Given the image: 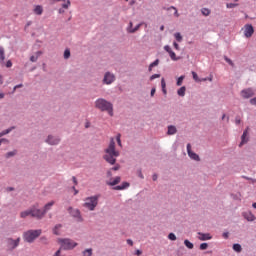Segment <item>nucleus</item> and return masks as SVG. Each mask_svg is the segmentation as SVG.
I'll return each instance as SVG.
<instances>
[{
    "mask_svg": "<svg viewBox=\"0 0 256 256\" xmlns=\"http://www.w3.org/2000/svg\"><path fill=\"white\" fill-rule=\"evenodd\" d=\"M170 58L172 59V61H179V57H177V55L172 51L169 52Z\"/></svg>",
    "mask_w": 256,
    "mask_h": 256,
    "instance_id": "obj_35",
    "label": "nucleus"
},
{
    "mask_svg": "<svg viewBox=\"0 0 256 256\" xmlns=\"http://www.w3.org/2000/svg\"><path fill=\"white\" fill-rule=\"evenodd\" d=\"M55 205V201L48 202L45 206L44 209L42 210L44 215L47 213V211H50L51 207Z\"/></svg>",
    "mask_w": 256,
    "mask_h": 256,
    "instance_id": "obj_22",
    "label": "nucleus"
},
{
    "mask_svg": "<svg viewBox=\"0 0 256 256\" xmlns=\"http://www.w3.org/2000/svg\"><path fill=\"white\" fill-rule=\"evenodd\" d=\"M6 67H13V62H11V60H8L7 62H6Z\"/></svg>",
    "mask_w": 256,
    "mask_h": 256,
    "instance_id": "obj_53",
    "label": "nucleus"
},
{
    "mask_svg": "<svg viewBox=\"0 0 256 256\" xmlns=\"http://www.w3.org/2000/svg\"><path fill=\"white\" fill-rule=\"evenodd\" d=\"M99 205V196H92L85 199L84 207L88 211H95V207Z\"/></svg>",
    "mask_w": 256,
    "mask_h": 256,
    "instance_id": "obj_4",
    "label": "nucleus"
},
{
    "mask_svg": "<svg viewBox=\"0 0 256 256\" xmlns=\"http://www.w3.org/2000/svg\"><path fill=\"white\" fill-rule=\"evenodd\" d=\"M192 77H193V79H194V81H197V82H199V81H201L200 79H199V76L196 74V72H192Z\"/></svg>",
    "mask_w": 256,
    "mask_h": 256,
    "instance_id": "obj_44",
    "label": "nucleus"
},
{
    "mask_svg": "<svg viewBox=\"0 0 256 256\" xmlns=\"http://www.w3.org/2000/svg\"><path fill=\"white\" fill-rule=\"evenodd\" d=\"M177 133V127L173 125L168 126L167 135H175Z\"/></svg>",
    "mask_w": 256,
    "mask_h": 256,
    "instance_id": "obj_23",
    "label": "nucleus"
},
{
    "mask_svg": "<svg viewBox=\"0 0 256 256\" xmlns=\"http://www.w3.org/2000/svg\"><path fill=\"white\" fill-rule=\"evenodd\" d=\"M185 91H187V87L182 86L177 90V95H179V97H185Z\"/></svg>",
    "mask_w": 256,
    "mask_h": 256,
    "instance_id": "obj_26",
    "label": "nucleus"
},
{
    "mask_svg": "<svg viewBox=\"0 0 256 256\" xmlns=\"http://www.w3.org/2000/svg\"><path fill=\"white\" fill-rule=\"evenodd\" d=\"M96 109H100V111H107L110 117H113V104L103 98H99L95 102Z\"/></svg>",
    "mask_w": 256,
    "mask_h": 256,
    "instance_id": "obj_2",
    "label": "nucleus"
},
{
    "mask_svg": "<svg viewBox=\"0 0 256 256\" xmlns=\"http://www.w3.org/2000/svg\"><path fill=\"white\" fill-rule=\"evenodd\" d=\"M121 183V177H115L114 179L107 182V185H110V187H115V185H119Z\"/></svg>",
    "mask_w": 256,
    "mask_h": 256,
    "instance_id": "obj_16",
    "label": "nucleus"
},
{
    "mask_svg": "<svg viewBox=\"0 0 256 256\" xmlns=\"http://www.w3.org/2000/svg\"><path fill=\"white\" fill-rule=\"evenodd\" d=\"M72 181L75 185H77V178L75 176L72 177Z\"/></svg>",
    "mask_w": 256,
    "mask_h": 256,
    "instance_id": "obj_62",
    "label": "nucleus"
},
{
    "mask_svg": "<svg viewBox=\"0 0 256 256\" xmlns=\"http://www.w3.org/2000/svg\"><path fill=\"white\" fill-rule=\"evenodd\" d=\"M246 143H249V127H247L241 136V142L239 144V147L244 146Z\"/></svg>",
    "mask_w": 256,
    "mask_h": 256,
    "instance_id": "obj_10",
    "label": "nucleus"
},
{
    "mask_svg": "<svg viewBox=\"0 0 256 256\" xmlns=\"http://www.w3.org/2000/svg\"><path fill=\"white\" fill-rule=\"evenodd\" d=\"M184 245H185V247H187V249H193L195 247V245L187 239L184 240Z\"/></svg>",
    "mask_w": 256,
    "mask_h": 256,
    "instance_id": "obj_30",
    "label": "nucleus"
},
{
    "mask_svg": "<svg viewBox=\"0 0 256 256\" xmlns=\"http://www.w3.org/2000/svg\"><path fill=\"white\" fill-rule=\"evenodd\" d=\"M141 27V23L137 24L134 28H133V22H129V33H135L136 31H139Z\"/></svg>",
    "mask_w": 256,
    "mask_h": 256,
    "instance_id": "obj_18",
    "label": "nucleus"
},
{
    "mask_svg": "<svg viewBox=\"0 0 256 256\" xmlns=\"http://www.w3.org/2000/svg\"><path fill=\"white\" fill-rule=\"evenodd\" d=\"M198 235V239L200 241H209V239H213V237L209 233L198 232Z\"/></svg>",
    "mask_w": 256,
    "mask_h": 256,
    "instance_id": "obj_14",
    "label": "nucleus"
},
{
    "mask_svg": "<svg viewBox=\"0 0 256 256\" xmlns=\"http://www.w3.org/2000/svg\"><path fill=\"white\" fill-rule=\"evenodd\" d=\"M254 95L255 91H253L251 88L243 89L241 91V97H243V99H251V97H253Z\"/></svg>",
    "mask_w": 256,
    "mask_h": 256,
    "instance_id": "obj_12",
    "label": "nucleus"
},
{
    "mask_svg": "<svg viewBox=\"0 0 256 256\" xmlns=\"http://www.w3.org/2000/svg\"><path fill=\"white\" fill-rule=\"evenodd\" d=\"M142 254H143V251H141V250H136V252H135V255H137V256H140Z\"/></svg>",
    "mask_w": 256,
    "mask_h": 256,
    "instance_id": "obj_59",
    "label": "nucleus"
},
{
    "mask_svg": "<svg viewBox=\"0 0 256 256\" xmlns=\"http://www.w3.org/2000/svg\"><path fill=\"white\" fill-rule=\"evenodd\" d=\"M82 255H83V256H91V255H93V249L88 248V249L84 250V251L82 252Z\"/></svg>",
    "mask_w": 256,
    "mask_h": 256,
    "instance_id": "obj_31",
    "label": "nucleus"
},
{
    "mask_svg": "<svg viewBox=\"0 0 256 256\" xmlns=\"http://www.w3.org/2000/svg\"><path fill=\"white\" fill-rule=\"evenodd\" d=\"M164 50L166 51V53H169L170 51H173L171 49V46H169V45L164 46Z\"/></svg>",
    "mask_w": 256,
    "mask_h": 256,
    "instance_id": "obj_48",
    "label": "nucleus"
},
{
    "mask_svg": "<svg viewBox=\"0 0 256 256\" xmlns=\"http://www.w3.org/2000/svg\"><path fill=\"white\" fill-rule=\"evenodd\" d=\"M158 177H159V176H158L157 174H153V175H152V180H153V181H157Z\"/></svg>",
    "mask_w": 256,
    "mask_h": 256,
    "instance_id": "obj_60",
    "label": "nucleus"
},
{
    "mask_svg": "<svg viewBox=\"0 0 256 256\" xmlns=\"http://www.w3.org/2000/svg\"><path fill=\"white\" fill-rule=\"evenodd\" d=\"M40 235L41 230H28L24 233V241H26V243H33Z\"/></svg>",
    "mask_w": 256,
    "mask_h": 256,
    "instance_id": "obj_5",
    "label": "nucleus"
},
{
    "mask_svg": "<svg viewBox=\"0 0 256 256\" xmlns=\"http://www.w3.org/2000/svg\"><path fill=\"white\" fill-rule=\"evenodd\" d=\"M60 142L61 139L53 135H49L46 139V143H48V145H59Z\"/></svg>",
    "mask_w": 256,
    "mask_h": 256,
    "instance_id": "obj_13",
    "label": "nucleus"
},
{
    "mask_svg": "<svg viewBox=\"0 0 256 256\" xmlns=\"http://www.w3.org/2000/svg\"><path fill=\"white\" fill-rule=\"evenodd\" d=\"M21 242V238H17L16 240H13L12 238L7 239V245L9 249H16V247H19V243Z\"/></svg>",
    "mask_w": 256,
    "mask_h": 256,
    "instance_id": "obj_11",
    "label": "nucleus"
},
{
    "mask_svg": "<svg viewBox=\"0 0 256 256\" xmlns=\"http://www.w3.org/2000/svg\"><path fill=\"white\" fill-rule=\"evenodd\" d=\"M115 141L120 149L123 148V144L121 143V134H117L116 138H110L108 146L104 149L103 156L104 161L110 165H115V163H117V157L121 155V150L115 146Z\"/></svg>",
    "mask_w": 256,
    "mask_h": 256,
    "instance_id": "obj_1",
    "label": "nucleus"
},
{
    "mask_svg": "<svg viewBox=\"0 0 256 256\" xmlns=\"http://www.w3.org/2000/svg\"><path fill=\"white\" fill-rule=\"evenodd\" d=\"M227 9H235V7H239L238 3H227L226 4Z\"/></svg>",
    "mask_w": 256,
    "mask_h": 256,
    "instance_id": "obj_37",
    "label": "nucleus"
},
{
    "mask_svg": "<svg viewBox=\"0 0 256 256\" xmlns=\"http://www.w3.org/2000/svg\"><path fill=\"white\" fill-rule=\"evenodd\" d=\"M127 187H129V183L123 182L121 185L114 187V190L115 191H123L124 189H127Z\"/></svg>",
    "mask_w": 256,
    "mask_h": 256,
    "instance_id": "obj_20",
    "label": "nucleus"
},
{
    "mask_svg": "<svg viewBox=\"0 0 256 256\" xmlns=\"http://www.w3.org/2000/svg\"><path fill=\"white\" fill-rule=\"evenodd\" d=\"M232 249L236 253H241L243 251V247H241V244L239 243L233 244Z\"/></svg>",
    "mask_w": 256,
    "mask_h": 256,
    "instance_id": "obj_25",
    "label": "nucleus"
},
{
    "mask_svg": "<svg viewBox=\"0 0 256 256\" xmlns=\"http://www.w3.org/2000/svg\"><path fill=\"white\" fill-rule=\"evenodd\" d=\"M58 243L61 245L60 250L64 249V251H71L72 249H75L77 247V242L69 239V238H64V239H59Z\"/></svg>",
    "mask_w": 256,
    "mask_h": 256,
    "instance_id": "obj_3",
    "label": "nucleus"
},
{
    "mask_svg": "<svg viewBox=\"0 0 256 256\" xmlns=\"http://www.w3.org/2000/svg\"><path fill=\"white\" fill-rule=\"evenodd\" d=\"M2 143H9V141H8L7 139H0V145H1Z\"/></svg>",
    "mask_w": 256,
    "mask_h": 256,
    "instance_id": "obj_61",
    "label": "nucleus"
},
{
    "mask_svg": "<svg viewBox=\"0 0 256 256\" xmlns=\"http://www.w3.org/2000/svg\"><path fill=\"white\" fill-rule=\"evenodd\" d=\"M112 169L107 171V177H113Z\"/></svg>",
    "mask_w": 256,
    "mask_h": 256,
    "instance_id": "obj_56",
    "label": "nucleus"
},
{
    "mask_svg": "<svg viewBox=\"0 0 256 256\" xmlns=\"http://www.w3.org/2000/svg\"><path fill=\"white\" fill-rule=\"evenodd\" d=\"M244 29V35L247 37V39H249V37H253V34L255 33V28H253V25L246 24Z\"/></svg>",
    "mask_w": 256,
    "mask_h": 256,
    "instance_id": "obj_9",
    "label": "nucleus"
},
{
    "mask_svg": "<svg viewBox=\"0 0 256 256\" xmlns=\"http://www.w3.org/2000/svg\"><path fill=\"white\" fill-rule=\"evenodd\" d=\"M41 55H43V52L37 51V52L35 53V55H32V56L30 57V61H31L32 63H37V59H39V57H41Z\"/></svg>",
    "mask_w": 256,
    "mask_h": 256,
    "instance_id": "obj_19",
    "label": "nucleus"
},
{
    "mask_svg": "<svg viewBox=\"0 0 256 256\" xmlns=\"http://www.w3.org/2000/svg\"><path fill=\"white\" fill-rule=\"evenodd\" d=\"M161 88L164 95H167V83H165V78L161 79Z\"/></svg>",
    "mask_w": 256,
    "mask_h": 256,
    "instance_id": "obj_27",
    "label": "nucleus"
},
{
    "mask_svg": "<svg viewBox=\"0 0 256 256\" xmlns=\"http://www.w3.org/2000/svg\"><path fill=\"white\" fill-rule=\"evenodd\" d=\"M15 151H12V152H8L7 154H6V157L7 158H9V157H13L14 155H15Z\"/></svg>",
    "mask_w": 256,
    "mask_h": 256,
    "instance_id": "obj_50",
    "label": "nucleus"
},
{
    "mask_svg": "<svg viewBox=\"0 0 256 256\" xmlns=\"http://www.w3.org/2000/svg\"><path fill=\"white\" fill-rule=\"evenodd\" d=\"M0 61H5V48L0 46Z\"/></svg>",
    "mask_w": 256,
    "mask_h": 256,
    "instance_id": "obj_33",
    "label": "nucleus"
},
{
    "mask_svg": "<svg viewBox=\"0 0 256 256\" xmlns=\"http://www.w3.org/2000/svg\"><path fill=\"white\" fill-rule=\"evenodd\" d=\"M167 11H174L175 17H179V13L177 12V8H175L174 6H171V7L167 8Z\"/></svg>",
    "mask_w": 256,
    "mask_h": 256,
    "instance_id": "obj_39",
    "label": "nucleus"
},
{
    "mask_svg": "<svg viewBox=\"0 0 256 256\" xmlns=\"http://www.w3.org/2000/svg\"><path fill=\"white\" fill-rule=\"evenodd\" d=\"M33 13L34 15H43V6L41 5L34 6Z\"/></svg>",
    "mask_w": 256,
    "mask_h": 256,
    "instance_id": "obj_17",
    "label": "nucleus"
},
{
    "mask_svg": "<svg viewBox=\"0 0 256 256\" xmlns=\"http://www.w3.org/2000/svg\"><path fill=\"white\" fill-rule=\"evenodd\" d=\"M3 85V76L0 74V86Z\"/></svg>",
    "mask_w": 256,
    "mask_h": 256,
    "instance_id": "obj_64",
    "label": "nucleus"
},
{
    "mask_svg": "<svg viewBox=\"0 0 256 256\" xmlns=\"http://www.w3.org/2000/svg\"><path fill=\"white\" fill-rule=\"evenodd\" d=\"M159 65V59H156L154 62L150 64V67H157Z\"/></svg>",
    "mask_w": 256,
    "mask_h": 256,
    "instance_id": "obj_46",
    "label": "nucleus"
},
{
    "mask_svg": "<svg viewBox=\"0 0 256 256\" xmlns=\"http://www.w3.org/2000/svg\"><path fill=\"white\" fill-rule=\"evenodd\" d=\"M174 37H175L176 41H178V43H181V41H183V36L179 32H176L174 34Z\"/></svg>",
    "mask_w": 256,
    "mask_h": 256,
    "instance_id": "obj_34",
    "label": "nucleus"
},
{
    "mask_svg": "<svg viewBox=\"0 0 256 256\" xmlns=\"http://www.w3.org/2000/svg\"><path fill=\"white\" fill-rule=\"evenodd\" d=\"M29 216L31 217V208L20 213L21 219H25Z\"/></svg>",
    "mask_w": 256,
    "mask_h": 256,
    "instance_id": "obj_24",
    "label": "nucleus"
},
{
    "mask_svg": "<svg viewBox=\"0 0 256 256\" xmlns=\"http://www.w3.org/2000/svg\"><path fill=\"white\" fill-rule=\"evenodd\" d=\"M201 81H213V77L210 76L209 78H203Z\"/></svg>",
    "mask_w": 256,
    "mask_h": 256,
    "instance_id": "obj_58",
    "label": "nucleus"
},
{
    "mask_svg": "<svg viewBox=\"0 0 256 256\" xmlns=\"http://www.w3.org/2000/svg\"><path fill=\"white\" fill-rule=\"evenodd\" d=\"M71 57V51L69 49H66L64 51V59H69Z\"/></svg>",
    "mask_w": 256,
    "mask_h": 256,
    "instance_id": "obj_41",
    "label": "nucleus"
},
{
    "mask_svg": "<svg viewBox=\"0 0 256 256\" xmlns=\"http://www.w3.org/2000/svg\"><path fill=\"white\" fill-rule=\"evenodd\" d=\"M235 123H236V125H240L241 124V118H239V116H236Z\"/></svg>",
    "mask_w": 256,
    "mask_h": 256,
    "instance_id": "obj_52",
    "label": "nucleus"
},
{
    "mask_svg": "<svg viewBox=\"0 0 256 256\" xmlns=\"http://www.w3.org/2000/svg\"><path fill=\"white\" fill-rule=\"evenodd\" d=\"M70 209H71L70 213H71L72 217L81 219V212L79 211V209H72V208H70Z\"/></svg>",
    "mask_w": 256,
    "mask_h": 256,
    "instance_id": "obj_21",
    "label": "nucleus"
},
{
    "mask_svg": "<svg viewBox=\"0 0 256 256\" xmlns=\"http://www.w3.org/2000/svg\"><path fill=\"white\" fill-rule=\"evenodd\" d=\"M186 149H187V153H188V156L190 157V159H192L193 161H201V157H199L197 153H195V152H193V150H191L190 143L187 144Z\"/></svg>",
    "mask_w": 256,
    "mask_h": 256,
    "instance_id": "obj_8",
    "label": "nucleus"
},
{
    "mask_svg": "<svg viewBox=\"0 0 256 256\" xmlns=\"http://www.w3.org/2000/svg\"><path fill=\"white\" fill-rule=\"evenodd\" d=\"M159 77H161V74H153L151 77H150V81H153L155 79H159Z\"/></svg>",
    "mask_w": 256,
    "mask_h": 256,
    "instance_id": "obj_45",
    "label": "nucleus"
},
{
    "mask_svg": "<svg viewBox=\"0 0 256 256\" xmlns=\"http://www.w3.org/2000/svg\"><path fill=\"white\" fill-rule=\"evenodd\" d=\"M224 60L226 61V63H229L231 65V67H233L234 64H233V60L232 59H230L227 56H224Z\"/></svg>",
    "mask_w": 256,
    "mask_h": 256,
    "instance_id": "obj_42",
    "label": "nucleus"
},
{
    "mask_svg": "<svg viewBox=\"0 0 256 256\" xmlns=\"http://www.w3.org/2000/svg\"><path fill=\"white\" fill-rule=\"evenodd\" d=\"M20 87H23V84L16 85V86L14 87V91H16L17 89H19Z\"/></svg>",
    "mask_w": 256,
    "mask_h": 256,
    "instance_id": "obj_63",
    "label": "nucleus"
},
{
    "mask_svg": "<svg viewBox=\"0 0 256 256\" xmlns=\"http://www.w3.org/2000/svg\"><path fill=\"white\" fill-rule=\"evenodd\" d=\"M15 129V127L8 128L2 132H0V137H3V135H9V132Z\"/></svg>",
    "mask_w": 256,
    "mask_h": 256,
    "instance_id": "obj_36",
    "label": "nucleus"
},
{
    "mask_svg": "<svg viewBox=\"0 0 256 256\" xmlns=\"http://www.w3.org/2000/svg\"><path fill=\"white\" fill-rule=\"evenodd\" d=\"M242 217H244L246 221H250V222L255 221L256 219V217L251 212H243Z\"/></svg>",
    "mask_w": 256,
    "mask_h": 256,
    "instance_id": "obj_15",
    "label": "nucleus"
},
{
    "mask_svg": "<svg viewBox=\"0 0 256 256\" xmlns=\"http://www.w3.org/2000/svg\"><path fill=\"white\" fill-rule=\"evenodd\" d=\"M31 217L34 219H42L45 217V212H43L41 209L37 208V206L31 207Z\"/></svg>",
    "mask_w": 256,
    "mask_h": 256,
    "instance_id": "obj_6",
    "label": "nucleus"
},
{
    "mask_svg": "<svg viewBox=\"0 0 256 256\" xmlns=\"http://www.w3.org/2000/svg\"><path fill=\"white\" fill-rule=\"evenodd\" d=\"M250 104L251 105H256V97L250 99Z\"/></svg>",
    "mask_w": 256,
    "mask_h": 256,
    "instance_id": "obj_55",
    "label": "nucleus"
},
{
    "mask_svg": "<svg viewBox=\"0 0 256 256\" xmlns=\"http://www.w3.org/2000/svg\"><path fill=\"white\" fill-rule=\"evenodd\" d=\"M222 237H224V239H229V232H224Z\"/></svg>",
    "mask_w": 256,
    "mask_h": 256,
    "instance_id": "obj_54",
    "label": "nucleus"
},
{
    "mask_svg": "<svg viewBox=\"0 0 256 256\" xmlns=\"http://www.w3.org/2000/svg\"><path fill=\"white\" fill-rule=\"evenodd\" d=\"M53 256H65V255H61V249H59Z\"/></svg>",
    "mask_w": 256,
    "mask_h": 256,
    "instance_id": "obj_57",
    "label": "nucleus"
},
{
    "mask_svg": "<svg viewBox=\"0 0 256 256\" xmlns=\"http://www.w3.org/2000/svg\"><path fill=\"white\" fill-rule=\"evenodd\" d=\"M168 239L170 241H177V236L175 235V233L171 232L168 234Z\"/></svg>",
    "mask_w": 256,
    "mask_h": 256,
    "instance_id": "obj_38",
    "label": "nucleus"
},
{
    "mask_svg": "<svg viewBox=\"0 0 256 256\" xmlns=\"http://www.w3.org/2000/svg\"><path fill=\"white\" fill-rule=\"evenodd\" d=\"M114 82H115V74L111 72H106L103 78L104 85H111V83H114Z\"/></svg>",
    "mask_w": 256,
    "mask_h": 256,
    "instance_id": "obj_7",
    "label": "nucleus"
},
{
    "mask_svg": "<svg viewBox=\"0 0 256 256\" xmlns=\"http://www.w3.org/2000/svg\"><path fill=\"white\" fill-rule=\"evenodd\" d=\"M202 15H204V17H209V15H211V10H209L208 8H203L201 10Z\"/></svg>",
    "mask_w": 256,
    "mask_h": 256,
    "instance_id": "obj_32",
    "label": "nucleus"
},
{
    "mask_svg": "<svg viewBox=\"0 0 256 256\" xmlns=\"http://www.w3.org/2000/svg\"><path fill=\"white\" fill-rule=\"evenodd\" d=\"M71 6V1H66V3L62 4L63 9H69V7Z\"/></svg>",
    "mask_w": 256,
    "mask_h": 256,
    "instance_id": "obj_43",
    "label": "nucleus"
},
{
    "mask_svg": "<svg viewBox=\"0 0 256 256\" xmlns=\"http://www.w3.org/2000/svg\"><path fill=\"white\" fill-rule=\"evenodd\" d=\"M173 47L174 49H176L177 51H179V44L177 42H173Z\"/></svg>",
    "mask_w": 256,
    "mask_h": 256,
    "instance_id": "obj_51",
    "label": "nucleus"
},
{
    "mask_svg": "<svg viewBox=\"0 0 256 256\" xmlns=\"http://www.w3.org/2000/svg\"><path fill=\"white\" fill-rule=\"evenodd\" d=\"M157 92L156 88H152L150 91V97H155V93Z\"/></svg>",
    "mask_w": 256,
    "mask_h": 256,
    "instance_id": "obj_47",
    "label": "nucleus"
},
{
    "mask_svg": "<svg viewBox=\"0 0 256 256\" xmlns=\"http://www.w3.org/2000/svg\"><path fill=\"white\" fill-rule=\"evenodd\" d=\"M209 248V244L208 243H202L200 244V250L201 251H205Z\"/></svg>",
    "mask_w": 256,
    "mask_h": 256,
    "instance_id": "obj_40",
    "label": "nucleus"
},
{
    "mask_svg": "<svg viewBox=\"0 0 256 256\" xmlns=\"http://www.w3.org/2000/svg\"><path fill=\"white\" fill-rule=\"evenodd\" d=\"M184 80H185V75H182V76L178 77L177 81H176L177 87H181V85H183Z\"/></svg>",
    "mask_w": 256,
    "mask_h": 256,
    "instance_id": "obj_29",
    "label": "nucleus"
},
{
    "mask_svg": "<svg viewBox=\"0 0 256 256\" xmlns=\"http://www.w3.org/2000/svg\"><path fill=\"white\" fill-rule=\"evenodd\" d=\"M63 226L61 225V224H57L55 227H54V229H53V233H54V235H61V228H62Z\"/></svg>",
    "mask_w": 256,
    "mask_h": 256,
    "instance_id": "obj_28",
    "label": "nucleus"
},
{
    "mask_svg": "<svg viewBox=\"0 0 256 256\" xmlns=\"http://www.w3.org/2000/svg\"><path fill=\"white\" fill-rule=\"evenodd\" d=\"M121 166L119 164H116L114 167L111 168L112 171H119Z\"/></svg>",
    "mask_w": 256,
    "mask_h": 256,
    "instance_id": "obj_49",
    "label": "nucleus"
}]
</instances>
